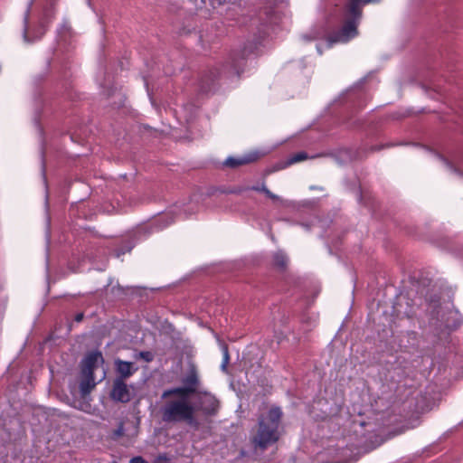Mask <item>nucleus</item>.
I'll return each mask as SVG.
<instances>
[{
    "instance_id": "obj_13",
    "label": "nucleus",
    "mask_w": 463,
    "mask_h": 463,
    "mask_svg": "<svg viewBox=\"0 0 463 463\" xmlns=\"http://www.w3.org/2000/svg\"><path fill=\"white\" fill-rule=\"evenodd\" d=\"M183 383L188 385L196 392L199 384L197 373L194 370H191L183 379Z\"/></svg>"
},
{
    "instance_id": "obj_3",
    "label": "nucleus",
    "mask_w": 463,
    "mask_h": 463,
    "mask_svg": "<svg viewBox=\"0 0 463 463\" xmlns=\"http://www.w3.org/2000/svg\"><path fill=\"white\" fill-rule=\"evenodd\" d=\"M162 420L165 423L185 422L196 425L195 408L187 399H168L160 410Z\"/></svg>"
},
{
    "instance_id": "obj_19",
    "label": "nucleus",
    "mask_w": 463,
    "mask_h": 463,
    "mask_svg": "<svg viewBox=\"0 0 463 463\" xmlns=\"http://www.w3.org/2000/svg\"><path fill=\"white\" fill-rule=\"evenodd\" d=\"M124 434V425L121 422L118 427L113 431L112 439H117Z\"/></svg>"
},
{
    "instance_id": "obj_26",
    "label": "nucleus",
    "mask_w": 463,
    "mask_h": 463,
    "mask_svg": "<svg viewBox=\"0 0 463 463\" xmlns=\"http://www.w3.org/2000/svg\"><path fill=\"white\" fill-rule=\"evenodd\" d=\"M310 189H312V190H313V189L317 190V189H318V187H316V186L312 185V186H310ZM319 190H322V188H321V187H319Z\"/></svg>"
},
{
    "instance_id": "obj_6",
    "label": "nucleus",
    "mask_w": 463,
    "mask_h": 463,
    "mask_svg": "<svg viewBox=\"0 0 463 463\" xmlns=\"http://www.w3.org/2000/svg\"><path fill=\"white\" fill-rule=\"evenodd\" d=\"M104 363L102 354L99 351L89 353L81 362L82 375H90L94 371Z\"/></svg>"
},
{
    "instance_id": "obj_8",
    "label": "nucleus",
    "mask_w": 463,
    "mask_h": 463,
    "mask_svg": "<svg viewBox=\"0 0 463 463\" xmlns=\"http://www.w3.org/2000/svg\"><path fill=\"white\" fill-rule=\"evenodd\" d=\"M115 369L117 373L116 378H120L121 381L131 377L137 371V367L135 366L134 363L121 359L115 360Z\"/></svg>"
},
{
    "instance_id": "obj_17",
    "label": "nucleus",
    "mask_w": 463,
    "mask_h": 463,
    "mask_svg": "<svg viewBox=\"0 0 463 463\" xmlns=\"http://www.w3.org/2000/svg\"><path fill=\"white\" fill-rule=\"evenodd\" d=\"M307 157L308 156L306 152H298V153L292 155L291 156L288 157V165H293V164L301 162V161L307 159Z\"/></svg>"
},
{
    "instance_id": "obj_11",
    "label": "nucleus",
    "mask_w": 463,
    "mask_h": 463,
    "mask_svg": "<svg viewBox=\"0 0 463 463\" xmlns=\"http://www.w3.org/2000/svg\"><path fill=\"white\" fill-rule=\"evenodd\" d=\"M194 392H195V391L194 389H192L191 387H189L186 384H184V386L175 387V388H170V389L165 390L162 393V399H167L172 396H177L176 399H187L188 400V397Z\"/></svg>"
},
{
    "instance_id": "obj_24",
    "label": "nucleus",
    "mask_w": 463,
    "mask_h": 463,
    "mask_svg": "<svg viewBox=\"0 0 463 463\" xmlns=\"http://www.w3.org/2000/svg\"><path fill=\"white\" fill-rule=\"evenodd\" d=\"M83 313H79L75 316V321L76 322H80L82 319H83Z\"/></svg>"
},
{
    "instance_id": "obj_10",
    "label": "nucleus",
    "mask_w": 463,
    "mask_h": 463,
    "mask_svg": "<svg viewBox=\"0 0 463 463\" xmlns=\"http://www.w3.org/2000/svg\"><path fill=\"white\" fill-rule=\"evenodd\" d=\"M200 409L206 415H214L219 409V401L215 396L205 392L200 400Z\"/></svg>"
},
{
    "instance_id": "obj_12",
    "label": "nucleus",
    "mask_w": 463,
    "mask_h": 463,
    "mask_svg": "<svg viewBox=\"0 0 463 463\" xmlns=\"http://www.w3.org/2000/svg\"><path fill=\"white\" fill-rule=\"evenodd\" d=\"M96 386L94 375H83V379L80 383V391L82 396L89 394Z\"/></svg>"
},
{
    "instance_id": "obj_16",
    "label": "nucleus",
    "mask_w": 463,
    "mask_h": 463,
    "mask_svg": "<svg viewBox=\"0 0 463 463\" xmlns=\"http://www.w3.org/2000/svg\"><path fill=\"white\" fill-rule=\"evenodd\" d=\"M222 364H221V370L224 373H227V365L230 362V354H229V350H228V347L227 345H222Z\"/></svg>"
},
{
    "instance_id": "obj_28",
    "label": "nucleus",
    "mask_w": 463,
    "mask_h": 463,
    "mask_svg": "<svg viewBox=\"0 0 463 463\" xmlns=\"http://www.w3.org/2000/svg\"><path fill=\"white\" fill-rule=\"evenodd\" d=\"M317 52L321 54V53H322V51H321L320 47H319V46H317Z\"/></svg>"
},
{
    "instance_id": "obj_9",
    "label": "nucleus",
    "mask_w": 463,
    "mask_h": 463,
    "mask_svg": "<svg viewBox=\"0 0 463 463\" xmlns=\"http://www.w3.org/2000/svg\"><path fill=\"white\" fill-rule=\"evenodd\" d=\"M260 153L257 151L250 152L239 157L229 156L224 162L223 165L231 168H236L240 165H246L256 161L260 157Z\"/></svg>"
},
{
    "instance_id": "obj_5",
    "label": "nucleus",
    "mask_w": 463,
    "mask_h": 463,
    "mask_svg": "<svg viewBox=\"0 0 463 463\" xmlns=\"http://www.w3.org/2000/svg\"><path fill=\"white\" fill-rule=\"evenodd\" d=\"M229 59L230 61L223 65L221 70L215 69L214 71H210V75H205L202 78L200 83L202 92L207 93L212 90L211 82H213L217 76L224 75L226 77H232L241 74L244 66V55L232 53Z\"/></svg>"
},
{
    "instance_id": "obj_27",
    "label": "nucleus",
    "mask_w": 463,
    "mask_h": 463,
    "mask_svg": "<svg viewBox=\"0 0 463 463\" xmlns=\"http://www.w3.org/2000/svg\"><path fill=\"white\" fill-rule=\"evenodd\" d=\"M301 225H302L303 227H305L307 230H309V225H308V224H304V223H302Z\"/></svg>"
},
{
    "instance_id": "obj_21",
    "label": "nucleus",
    "mask_w": 463,
    "mask_h": 463,
    "mask_svg": "<svg viewBox=\"0 0 463 463\" xmlns=\"http://www.w3.org/2000/svg\"><path fill=\"white\" fill-rule=\"evenodd\" d=\"M140 357L145 359L146 362H150L153 359V355L150 352L145 351L139 353Z\"/></svg>"
},
{
    "instance_id": "obj_18",
    "label": "nucleus",
    "mask_w": 463,
    "mask_h": 463,
    "mask_svg": "<svg viewBox=\"0 0 463 463\" xmlns=\"http://www.w3.org/2000/svg\"><path fill=\"white\" fill-rule=\"evenodd\" d=\"M30 8H31V4L28 5V7L24 13V40L27 43L30 42L28 39V36H27Z\"/></svg>"
},
{
    "instance_id": "obj_7",
    "label": "nucleus",
    "mask_w": 463,
    "mask_h": 463,
    "mask_svg": "<svg viewBox=\"0 0 463 463\" xmlns=\"http://www.w3.org/2000/svg\"><path fill=\"white\" fill-rule=\"evenodd\" d=\"M110 397L116 402L123 403L128 402L131 400V392L125 381H121L120 378H115Z\"/></svg>"
},
{
    "instance_id": "obj_22",
    "label": "nucleus",
    "mask_w": 463,
    "mask_h": 463,
    "mask_svg": "<svg viewBox=\"0 0 463 463\" xmlns=\"http://www.w3.org/2000/svg\"><path fill=\"white\" fill-rule=\"evenodd\" d=\"M267 196L272 200L279 201L281 203H284V200H282L279 196L276 195L275 194L271 193L270 191L267 194Z\"/></svg>"
},
{
    "instance_id": "obj_2",
    "label": "nucleus",
    "mask_w": 463,
    "mask_h": 463,
    "mask_svg": "<svg viewBox=\"0 0 463 463\" xmlns=\"http://www.w3.org/2000/svg\"><path fill=\"white\" fill-rule=\"evenodd\" d=\"M282 415L283 413L279 407H272L266 415L260 416L258 430L252 439V442L256 447L266 449L279 439V427Z\"/></svg>"
},
{
    "instance_id": "obj_25",
    "label": "nucleus",
    "mask_w": 463,
    "mask_h": 463,
    "mask_svg": "<svg viewBox=\"0 0 463 463\" xmlns=\"http://www.w3.org/2000/svg\"><path fill=\"white\" fill-rule=\"evenodd\" d=\"M126 251L119 250L116 252V257L119 258L122 254H124Z\"/></svg>"
},
{
    "instance_id": "obj_14",
    "label": "nucleus",
    "mask_w": 463,
    "mask_h": 463,
    "mask_svg": "<svg viewBox=\"0 0 463 463\" xmlns=\"http://www.w3.org/2000/svg\"><path fill=\"white\" fill-rule=\"evenodd\" d=\"M274 264L280 269L287 267L288 259L287 255L282 251H277L273 256Z\"/></svg>"
},
{
    "instance_id": "obj_29",
    "label": "nucleus",
    "mask_w": 463,
    "mask_h": 463,
    "mask_svg": "<svg viewBox=\"0 0 463 463\" xmlns=\"http://www.w3.org/2000/svg\"><path fill=\"white\" fill-rule=\"evenodd\" d=\"M381 147H372V150H379Z\"/></svg>"
},
{
    "instance_id": "obj_1",
    "label": "nucleus",
    "mask_w": 463,
    "mask_h": 463,
    "mask_svg": "<svg viewBox=\"0 0 463 463\" xmlns=\"http://www.w3.org/2000/svg\"><path fill=\"white\" fill-rule=\"evenodd\" d=\"M380 0H349L345 10V23L342 28L329 35L326 41V48H331L335 43H345L354 38L358 32L357 26L362 17V8L371 3Z\"/></svg>"
},
{
    "instance_id": "obj_20",
    "label": "nucleus",
    "mask_w": 463,
    "mask_h": 463,
    "mask_svg": "<svg viewBox=\"0 0 463 463\" xmlns=\"http://www.w3.org/2000/svg\"><path fill=\"white\" fill-rule=\"evenodd\" d=\"M251 190L261 192L267 195V194L269 192V190L267 188V186L262 184L261 185H254L250 188Z\"/></svg>"
},
{
    "instance_id": "obj_23",
    "label": "nucleus",
    "mask_w": 463,
    "mask_h": 463,
    "mask_svg": "<svg viewBox=\"0 0 463 463\" xmlns=\"http://www.w3.org/2000/svg\"><path fill=\"white\" fill-rule=\"evenodd\" d=\"M129 463H146V461L140 456L133 457Z\"/></svg>"
},
{
    "instance_id": "obj_4",
    "label": "nucleus",
    "mask_w": 463,
    "mask_h": 463,
    "mask_svg": "<svg viewBox=\"0 0 463 463\" xmlns=\"http://www.w3.org/2000/svg\"><path fill=\"white\" fill-rule=\"evenodd\" d=\"M194 213L195 209L192 202H190L187 205H175L172 211L162 214L152 223L139 228L137 232H144L145 237H146L155 232L162 231L173 223L175 220L174 214L177 215L176 218L181 219L182 214L184 215V218H187Z\"/></svg>"
},
{
    "instance_id": "obj_15",
    "label": "nucleus",
    "mask_w": 463,
    "mask_h": 463,
    "mask_svg": "<svg viewBox=\"0 0 463 463\" xmlns=\"http://www.w3.org/2000/svg\"><path fill=\"white\" fill-rule=\"evenodd\" d=\"M434 156L444 164V165L448 168V170H449L451 173H454V174L458 175L459 176L463 177V172H461L454 165V163L449 161L448 159H446L445 157H443L442 156H440L439 154H435Z\"/></svg>"
}]
</instances>
